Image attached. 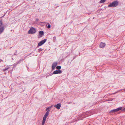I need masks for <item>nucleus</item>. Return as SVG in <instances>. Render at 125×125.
Returning a JSON list of instances; mask_svg holds the SVG:
<instances>
[{"label": "nucleus", "mask_w": 125, "mask_h": 125, "mask_svg": "<svg viewBox=\"0 0 125 125\" xmlns=\"http://www.w3.org/2000/svg\"><path fill=\"white\" fill-rule=\"evenodd\" d=\"M118 2L117 0H115L112 3H111L109 5V7H116L118 4Z\"/></svg>", "instance_id": "1"}, {"label": "nucleus", "mask_w": 125, "mask_h": 125, "mask_svg": "<svg viewBox=\"0 0 125 125\" xmlns=\"http://www.w3.org/2000/svg\"><path fill=\"white\" fill-rule=\"evenodd\" d=\"M36 32V31L35 29L34 28L32 27L29 30L28 33L29 34H33L35 33Z\"/></svg>", "instance_id": "2"}, {"label": "nucleus", "mask_w": 125, "mask_h": 125, "mask_svg": "<svg viewBox=\"0 0 125 125\" xmlns=\"http://www.w3.org/2000/svg\"><path fill=\"white\" fill-rule=\"evenodd\" d=\"M47 39H44L40 41L38 44V46L39 47L42 45L44 44L46 41Z\"/></svg>", "instance_id": "3"}, {"label": "nucleus", "mask_w": 125, "mask_h": 125, "mask_svg": "<svg viewBox=\"0 0 125 125\" xmlns=\"http://www.w3.org/2000/svg\"><path fill=\"white\" fill-rule=\"evenodd\" d=\"M122 107H119L115 109H114L111 110L110 111V113H114L122 109Z\"/></svg>", "instance_id": "4"}, {"label": "nucleus", "mask_w": 125, "mask_h": 125, "mask_svg": "<svg viewBox=\"0 0 125 125\" xmlns=\"http://www.w3.org/2000/svg\"><path fill=\"white\" fill-rule=\"evenodd\" d=\"M62 71L60 70H55L53 72V74H60L62 73Z\"/></svg>", "instance_id": "5"}, {"label": "nucleus", "mask_w": 125, "mask_h": 125, "mask_svg": "<svg viewBox=\"0 0 125 125\" xmlns=\"http://www.w3.org/2000/svg\"><path fill=\"white\" fill-rule=\"evenodd\" d=\"M61 105V104H60L58 103L57 104L55 105L54 106L58 109H59L60 108Z\"/></svg>", "instance_id": "6"}, {"label": "nucleus", "mask_w": 125, "mask_h": 125, "mask_svg": "<svg viewBox=\"0 0 125 125\" xmlns=\"http://www.w3.org/2000/svg\"><path fill=\"white\" fill-rule=\"evenodd\" d=\"M57 64V63L56 62H54L52 64V70L54 69Z\"/></svg>", "instance_id": "7"}, {"label": "nucleus", "mask_w": 125, "mask_h": 125, "mask_svg": "<svg viewBox=\"0 0 125 125\" xmlns=\"http://www.w3.org/2000/svg\"><path fill=\"white\" fill-rule=\"evenodd\" d=\"M44 34V33L43 31H40L39 32V36L38 38H39L42 37V36Z\"/></svg>", "instance_id": "8"}, {"label": "nucleus", "mask_w": 125, "mask_h": 125, "mask_svg": "<svg viewBox=\"0 0 125 125\" xmlns=\"http://www.w3.org/2000/svg\"><path fill=\"white\" fill-rule=\"evenodd\" d=\"M105 43L101 42L100 44L99 47L100 48H103L105 46Z\"/></svg>", "instance_id": "9"}, {"label": "nucleus", "mask_w": 125, "mask_h": 125, "mask_svg": "<svg viewBox=\"0 0 125 125\" xmlns=\"http://www.w3.org/2000/svg\"><path fill=\"white\" fill-rule=\"evenodd\" d=\"M120 91H125V88L121 89L120 90H118L117 92H115L113 94H115L117 93L118 92H119Z\"/></svg>", "instance_id": "10"}, {"label": "nucleus", "mask_w": 125, "mask_h": 125, "mask_svg": "<svg viewBox=\"0 0 125 125\" xmlns=\"http://www.w3.org/2000/svg\"><path fill=\"white\" fill-rule=\"evenodd\" d=\"M49 111H48L45 113L44 115V116H45L46 117H47L48 116L49 114Z\"/></svg>", "instance_id": "11"}, {"label": "nucleus", "mask_w": 125, "mask_h": 125, "mask_svg": "<svg viewBox=\"0 0 125 125\" xmlns=\"http://www.w3.org/2000/svg\"><path fill=\"white\" fill-rule=\"evenodd\" d=\"M56 68L57 69L60 70L61 68V66H57L56 67Z\"/></svg>", "instance_id": "12"}, {"label": "nucleus", "mask_w": 125, "mask_h": 125, "mask_svg": "<svg viewBox=\"0 0 125 125\" xmlns=\"http://www.w3.org/2000/svg\"><path fill=\"white\" fill-rule=\"evenodd\" d=\"M9 67H8L5 68V69H3L2 70V71L3 72H4L5 71L7 70L9 68Z\"/></svg>", "instance_id": "13"}, {"label": "nucleus", "mask_w": 125, "mask_h": 125, "mask_svg": "<svg viewBox=\"0 0 125 125\" xmlns=\"http://www.w3.org/2000/svg\"><path fill=\"white\" fill-rule=\"evenodd\" d=\"M53 74V73H52L50 74H49V75H47L46 76V77L47 78L49 76H51Z\"/></svg>", "instance_id": "14"}, {"label": "nucleus", "mask_w": 125, "mask_h": 125, "mask_svg": "<svg viewBox=\"0 0 125 125\" xmlns=\"http://www.w3.org/2000/svg\"><path fill=\"white\" fill-rule=\"evenodd\" d=\"M106 0H101L100 2V3H103Z\"/></svg>", "instance_id": "15"}, {"label": "nucleus", "mask_w": 125, "mask_h": 125, "mask_svg": "<svg viewBox=\"0 0 125 125\" xmlns=\"http://www.w3.org/2000/svg\"><path fill=\"white\" fill-rule=\"evenodd\" d=\"M45 121V120H43L42 124V125H44Z\"/></svg>", "instance_id": "16"}, {"label": "nucleus", "mask_w": 125, "mask_h": 125, "mask_svg": "<svg viewBox=\"0 0 125 125\" xmlns=\"http://www.w3.org/2000/svg\"><path fill=\"white\" fill-rule=\"evenodd\" d=\"M42 48H40L38 49V51L39 52H40L42 51Z\"/></svg>", "instance_id": "17"}, {"label": "nucleus", "mask_w": 125, "mask_h": 125, "mask_svg": "<svg viewBox=\"0 0 125 125\" xmlns=\"http://www.w3.org/2000/svg\"><path fill=\"white\" fill-rule=\"evenodd\" d=\"M21 62L20 61V60L19 61H17L16 62V65H17V64L20 63Z\"/></svg>", "instance_id": "18"}, {"label": "nucleus", "mask_w": 125, "mask_h": 125, "mask_svg": "<svg viewBox=\"0 0 125 125\" xmlns=\"http://www.w3.org/2000/svg\"><path fill=\"white\" fill-rule=\"evenodd\" d=\"M47 117H45V116H44L43 118V120H46V119Z\"/></svg>", "instance_id": "19"}, {"label": "nucleus", "mask_w": 125, "mask_h": 125, "mask_svg": "<svg viewBox=\"0 0 125 125\" xmlns=\"http://www.w3.org/2000/svg\"><path fill=\"white\" fill-rule=\"evenodd\" d=\"M50 107H48L46 109V111H49L48 110L50 108Z\"/></svg>", "instance_id": "20"}, {"label": "nucleus", "mask_w": 125, "mask_h": 125, "mask_svg": "<svg viewBox=\"0 0 125 125\" xmlns=\"http://www.w3.org/2000/svg\"><path fill=\"white\" fill-rule=\"evenodd\" d=\"M47 27L48 28H50L51 27V25H48Z\"/></svg>", "instance_id": "21"}, {"label": "nucleus", "mask_w": 125, "mask_h": 125, "mask_svg": "<svg viewBox=\"0 0 125 125\" xmlns=\"http://www.w3.org/2000/svg\"><path fill=\"white\" fill-rule=\"evenodd\" d=\"M23 59L22 58V59H21L20 61L21 62V61H22L23 60Z\"/></svg>", "instance_id": "22"}, {"label": "nucleus", "mask_w": 125, "mask_h": 125, "mask_svg": "<svg viewBox=\"0 0 125 125\" xmlns=\"http://www.w3.org/2000/svg\"><path fill=\"white\" fill-rule=\"evenodd\" d=\"M122 111L123 112H125V108L122 110Z\"/></svg>", "instance_id": "23"}, {"label": "nucleus", "mask_w": 125, "mask_h": 125, "mask_svg": "<svg viewBox=\"0 0 125 125\" xmlns=\"http://www.w3.org/2000/svg\"><path fill=\"white\" fill-rule=\"evenodd\" d=\"M2 61L3 62V61L2 60H1V59H0V62H1Z\"/></svg>", "instance_id": "24"}, {"label": "nucleus", "mask_w": 125, "mask_h": 125, "mask_svg": "<svg viewBox=\"0 0 125 125\" xmlns=\"http://www.w3.org/2000/svg\"><path fill=\"white\" fill-rule=\"evenodd\" d=\"M38 20H39L38 19H36V21H38Z\"/></svg>", "instance_id": "25"}, {"label": "nucleus", "mask_w": 125, "mask_h": 125, "mask_svg": "<svg viewBox=\"0 0 125 125\" xmlns=\"http://www.w3.org/2000/svg\"><path fill=\"white\" fill-rule=\"evenodd\" d=\"M16 52H17V51L15 53H14V54L15 55H16Z\"/></svg>", "instance_id": "26"}, {"label": "nucleus", "mask_w": 125, "mask_h": 125, "mask_svg": "<svg viewBox=\"0 0 125 125\" xmlns=\"http://www.w3.org/2000/svg\"><path fill=\"white\" fill-rule=\"evenodd\" d=\"M55 38H56V37H55L54 36V37H53V39H55Z\"/></svg>", "instance_id": "27"}, {"label": "nucleus", "mask_w": 125, "mask_h": 125, "mask_svg": "<svg viewBox=\"0 0 125 125\" xmlns=\"http://www.w3.org/2000/svg\"><path fill=\"white\" fill-rule=\"evenodd\" d=\"M16 63H15L14 64V65L15 66H16Z\"/></svg>", "instance_id": "28"}, {"label": "nucleus", "mask_w": 125, "mask_h": 125, "mask_svg": "<svg viewBox=\"0 0 125 125\" xmlns=\"http://www.w3.org/2000/svg\"><path fill=\"white\" fill-rule=\"evenodd\" d=\"M57 7H58V6H57Z\"/></svg>", "instance_id": "29"}]
</instances>
